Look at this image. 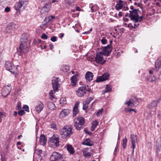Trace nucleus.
<instances>
[{"mask_svg": "<svg viewBox=\"0 0 161 161\" xmlns=\"http://www.w3.org/2000/svg\"><path fill=\"white\" fill-rule=\"evenodd\" d=\"M21 43L19 48L18 49L17 51L19 55H21L22 54L27 53L28 50L29 43L27 42L26 37H22L20 39Z\"/></svg>", "mask_w": 161, "mask_h": 161, "instance_id": "1", "label": "nucleus"}, {"mask_svg": "<svg viewBox=\"0 0 161 161\" xmlns=\"http://www.w3.org/2000/svg\"><path fill=\"white\" fill-rule=\"evenodd\" d=\"M127 141V140L126 138V137H125V138H124L123 139L122 143V145L123 147L124 148H125L126 147Z\"/></svg>", "mask_w": 161, "mask_h": 161, "instance_id": "39", "label": "nucleus"}, {"mask_svg": "<svg viewBox=\"0 0 161 161\" xmlns=\"http://www.w3.org/2000/svg\"><path fill=\"white\" fill-rule=\"evenodd\" d=\"M18 114L20 116H22L25 114V112L24 110H21L19 111Z\"/></svg>", "mask_w": 161, "mask_h": 161, "instance_id": "52", "label": "nucleus"}, {"mask_svg": "<svg viewBox=\"0 0 161 161\" xmlns=\"http://www.w3.org/2000/svg\"><path fill=\"white\" fill-rule=\"evenodd\" d=\"M55 19L54 16L52 15L48 17H46L44 21L43 22L44 25H46L48 23H51Z\"/></svg>", "mask_w": 161, "mask_h": 161, "instance_id": "18", "label": "nucleus"}, {"mask_svg": "<svg viewBox=\"0 0 161 161\" xmlns=\"http://www.w3.org/2000/svg\"><path fill=\"white\" fill-rule=\"evenodd\" d=\"M23 109H24L27 112H29V107L27 105H24L23 107Z\"/></svg>", "mask_w": 161, "mask_h": 161, "instance_id": "56", "label": "nucleus"}, {"mask_svg": "<svg viewBox=\"0 0 161 161\" xmlns=\"http://www.w3.org/2000/svg\"><path fill=\"white\" fill-rule=\"evenodd\" d=\"M19 1L25 5L28 4L29 0H19Z\"/></svg>", "mask_w": 161, "mask_h": 161, "instance_id": "51", "label": "nucleus"}, {"mask_svg": "<svg viewBox=\"0 0 161 161\" xmlns=\"http://www.w3.org/2000/svg\"><path fill=\"white\" fill-rule=\"evenodd\" d=\"M161 68V57L158 58L155 62V69L158 71Z\"/></svg>", "mask_w": 161, "mask_h": 161, "instance_id": "20", "label": "nucleus"}, {"mask_svg": "<svg viewBox=\"0 0 161 161\" xmlns=\"http://www.w3.org/2000/svg\"><path fill=\"white\" fill-rule=\"evenodd\" d=\"M83 109L86 111L88 110V105H85L83 103Z\"/></svg>", "mask_w": 161, "mask_h": 161, "instance_id": "50", "label": "nucleus"}, {"mask_svg": "<svg viewBox=\"0 0 161 161\" xmlns=\"http://www.w3.org/2000/svg\"><path fill=\"white\" fill-rule=\"evenodd\" d=\"M74 2V0H66V3L69 5H71Z\"/></svg>", "mask_w": 161, "mask_h": 161, "instance_id": "45", "label": "nucleus"}, {"mask_svg": "<svg viewBox=\"0 0 161 161\" xmlns=\"http://www.w3.org/2000/svg\"><path fill=\"white\" fill-rule=\"evenodd\" d=\"M11 88H7L6 86L4 87L2 89V94L4 97H6L9 94Z\"/></svg>", "mask_w": 161, "mask_h": 161, "instance_id": "16", "label": "nucleus"}, {"mask_svg": "<svg viewBox=\"0 0 161 161\" xmlns=\"http://www.w3.org/2000/svg\"><path fill=\"white\" fill-rule=\"evenodd\" d=\"M112 90L111 86L109 85H107L105 89L104 90V93L110 91Z\"/></svg>", "mask_w": 161, "mask_h": 161, "instance_id": "38", "label": "nucleus"}, {"mask_svg": "<svg viewBox=\"0 0 161 161\" xmlns=\"http://www.w3.org/2000/svg\"><path fill=\"white\" fill-rule=\"evenodd\" d=\"M103 109H101L97 113L96 115L98 116H99L103 112Z\"/></svg>", "mask_w": 161, "mask_h": 161, "instance_id": "54", "label": "nucleus"}, {"mask_svg": "<svg viewBox=\"0 0 161 161\" xmlns=\"http://www.w3.org/2000/svg\"><path fill=\"white\" fill-rule=\"evenodd\" d=\"M48 107L51 110L55 109L56 107L55 104L52 102H49L48 103Z\"/></svg>", "mask_w": 161, "mask_h": 161, "instance_id": "33", "label": "nucleus"}, {"mask_svg": "<svg viewBox=\"0 0 161 161\" xmlns=\"http://www.w3.org/2000/svg\"><path fill=\"white\" fill-rule=\"evenodd\" d=\"M59 137L56 135H53L50 138V142L53 144V145L58 147L59 146Z\"/></svg>", "mask_w": 161, "mask_h": 161, "instance_id": "11", "label": "nucleus"}, {"mask_svg": "<svg viewBox=\"0 0 161 161\" xmlns=\"http://www.w3.org/2000/svg\"><path fill=\"white\" fill-rule=\"evenodd\" d=\"M79 104V102H77L75 104L73 108V116L75 117L78 114L79 110H78V107Z\"/></svg>", "mask_w": 161, "mask_h": 161, "instance_id": "24", "label": "nucleus"}, {"mask_svg": "<svg viewBox=\"0 0 161 161\" xmlns=\"http://www.w3.org/2000/svg\"><path fill=\"white\" fill-rule=\"evenodd\" d=\"M118 147L117 146H116V147L115 148V150L114 152V154H115L116 153V152H117V150H118Z\"/></svg>", "mask_w": 161, "mask_h": 161, "instance_id": "64", "label": "nucleus"}, {"mask_svg": "<svg viewBox=\"0 0 161 161\" xmlns=\"http://www.w3.org/2000/svg\"><path fill=\"white\" fill-rule=\"evenodd\" d=\"M125 6H127V2L121 0H119V2L116 5L115 8L116 9L119 10Z\"/></svg>", "mask_w": 161, "mask_h": 161, "instance_id": "15", "label": "nucleus"}, {"mask_svg": "<svg viewBox=\"0 0 161 161\" xmlns=\"http://www.w3.org/2000/svg\"><path fill=\"white\" fill-rule=\"evenodd\" d=\"M51 40L53 42H56L57 41L56 37L55 36L52 37L51 39Z\"/></svg>", "mask_w": 161, "mask_h": 161, "instance_id": "57", "label": "nucleus"}, {"mask_svg": "<svg viewBox=\"0 0 161 161\" xmlns=\"http://www.w3.org/2000/svg\"><path fill=\"white\" fill-rule=\"evenodd\" d=\"M10 10V8L9 7H7L5 9V11L6 12H9Z\"/></svg>", "mask_w": 161, "mask_h": 161, "instance_id": "59", "label": "nucleus"}, {"mask_svg": "<svg viewBox=\"0 0 161 161\" xmlns=\"http://www.w3.org/2000/svg\"><path fill=\"white\" fill-rule=\"evenodd\" d=\"M3 55L1 53H0V69L1 68V62L2 60Z\"/></svg>", "mask_w": 161, "mask_h": 161, "instance_id": "58", "label": "nucleus"}, {"mask_svg": "<svg viewBox=\"0 0 161 161\" xmlns=\"http://www.w3.org/2000/svg\"><path fill=\"white\" fill-rule=\"evenodd\" d=\"M60 103L61 104H64L66 103V100L65 98H61L60 100Z\"/></svg>", "mask_w": 161, "mask_h": 161, "instance_id": "44", "label": "nucleus"}, {"mask_svg": "<svg viewBox=\"0 0 161 161\" xmlns=\"http://www.w3.org/2000/svg\"><path fill=\"white\" fill-rule=\"evenodd\" d=\"M77 75H73L71 78V85L74 86L77 83V81L78 80V78H77Z\"/></svg>", "mask_w": 161, "mask_h": 161, "instance_id": "26", "label": "nucleus"}, {"mask_svg": "<svg viewBox=\"0 0 161 161\" xmlns=\"http://www.w3.org/2000/svg\"><path fill=\"white\" fill-rule=\"evenodd\" d=\"M83 144L88 146H92L93 145V142L89 139L85 140L83 142Z\"/></svg>", "mask_w": 161, "mask_h": 161, "instance_id": "27", "label": "nucleus"}, {"mask_svg": "<svg viewBox=\"0 0 161 161\" xmlns=\"http://www.w3.org/2000/svg\"><path fill=\"white\" fill-rule=\"evenodd\" d=\"M129 8L126 6H124L123 7V10L124 11H126L128 10Z\"/></svg>", "mask_w": 161, "mask_h": 161, "instance_id": "62", "label": "nucleus"}, {"mask_svg": "<svg viewBox=\"0 0 161 161\" xmlns=\"http://www.w3.org/2000/svg\"><path fill=\"white\" fill-rule=\"evenodd\" d=\"M127 161H135L134 158L131 156H129L128 157Z\"/></svg>", "mask_w": 161, "mask_h": 161, "instance_id": "53", "label": "nucleus"}, {"mask_svg": "<svg viewBox=\"0 0 161 161\" xmlns=\"http://www.w3.org/2000/svg\"><path fill=\"white\" fill-rule=\"evenodd\" d=\"M146 80L152 82H153L156 81V78L154 76L152 77V76H149L146 78Z\"/></svg>", "mask_w": 161, "mask_h": 161, "instance_id": "35", "label": "nucleus"}, {"mask_svg": "<svg viewBox=\"0 0 161 161\" xmlns=\"http://www.w3.org/2000/svg\"><path fill=\"white\" fill-rule=\"evenodd\" d=\"M21 103L20 102H19L17 103V106H16V109L19 110L21 108Z\"/></svg>", "mask_w": 161, "mask_h": 161, "instance_id": "48", "label": "nucleus"}, {"mask_svg": "<svg viewBox=\"0 0 161 161\" xmlns=\"http://www.w3.org/2000/svg\"><path fill=\"white\" fill-rule=\"evenodd\" d=\"M156 153L157 156L161 158V137L158 138L157 140L156 143Z\"/></svg>", "mask_w": 161, "mask_h": 161, "instance_id": "7", "label": "nucleus"}, {"mask_svg": "<svg viewBox=\"0 0 161 161\" xmlns=\"http://www.w3.org/2000/svg\"><path fill=\"white\" fill-rule=\"evenodd\" d=\"M43 107L44 105L43 103L41 101H38L35 107V109L39 113L42 110Z\"/></svg>", "mask_w": 161, "mask_h": 161, "instance_id": "19", "label": "nucleus"}, {"mask_svg": "<svg viewBox=\"0 0 161 161\" xmlns=\"http://www.w3.org/2000/svg\"><path fill=\"white\" fill-rule=\"evenodd\" d=\"M132 102L135 105H138L139 102L138 101V99L136 97H134L132 99Z\"/></svg>", "mask_w": 161, "mask_h": 161, "instance_id": "37", "label": "nucleus"}, {"mask_svg": "<svg viewBox=\"0 0 161 161\" xmlns=\"http://www.w3.org/2000/svg\"><path fill=\"white\" fill-rule=\"evenodd\" d=\"M5 66L6 69L12 73L14 74L17 71V68L13 65L10 61H6L5 63Z\"/></svg>", "mask_w": 161, "mask_h": 161, "instance_id": "6", "label": "nucleus"}, {"mask_svg": "<svg viewBox=\"0 0 161 161\" xmlns=\"http://www.w3.org/2000/svg\"><path fill=\"white\" fill-rule=\"evenodd\" d=\"M3 116H4L3 113L0 111V123L2 121V118Z\"/></svg>", "mask_w": 161, "mask_h": 161, "instance_id": "55", "label": "nucleus"}, {"mask_svg": "<svg viewBox=\"0 0 161 161\" xmlns=\"http://www.w3.org/2000/svg\"><path fill=\"white\" fill-rule=\"evenodd\" d=\"M86 91L85 87H80L76 91V94L79 97H82L86 93Z\"/></svg>", "mask_w": 161, "mask_h": 161, "instance_id": "13", "label": "nucleus"}, {"mask_svg": "<svg viewBox=\"0 0 161 161\" xmlns=\"http://www.w3.org/2000/svg\"><path fill=\"white\" fill-rule=\"evenodd\" d=\"M101 43L103 44H105L107 43L108 41L105 39V38L103 37L101 40Z\"/></svg>", "mask_w": 161, "mask_h": 161, "instance_id": "47", "label": "nucleus"}, {"mask_svg": "<svg viewBox=\"0 0 161 161\" xmlns=\"http://www.w3.org/2000/svg\"><path fill=\"white\" fill-rule=\"evenodd\" d=\"M18 28V26L17 25H15L14 23H11L7 25L5 31L8 34L12 35L14 33V31Z\"/></svg>", "mask_w": 161, "mask_h": 161, "instance_id": "5", "label": "nucleus"}, {"mask_svg": "<svg viewBox=\"0 0 161 161\" xmlns=\"http://www.w3.org/2000/svg\"><path fill=\"white\" fill-rule=\"evenodd\" d=\"M25 5L24 4H23L22 2L19 1L18 3H16L14 6L15 9L16 10H19L22 6Z\"/></svg>", "mask_w": 161, "mask_h": 161, "instance_id": "28", "label": "nucleus"}, {"mask_svg": "<svg viewBox=\"0 0 161 161\" xmlns=\"http://www.w3.org/2000/svg\"><path fill=\"white\" fill-rule=\"evenodd\" d=\"M48 36L46 35L45 33L42 34L41 36V38L43 39H47L48 38Z\"/></svg>", "mask_w": 161, "mask_h": 161, "instance_id": "49", "label": "nucleus"}, {"mask_svg": "<svg viewBox=\"0 0 161 161\" xmlns=\"http://www.w3.org/2000/svg\"><path fill=\"white\" fill-rule=\"evenodd\" d=\"M47 141V140L45 136L43 134H41L39 140V142L41 144L44 145L46 144Z\"/></svg>", "mask_w": 161, "mask_h": 161, "instance_id": "25", "label": "nucleus"}, {"mask_svg": "<svg viewBox=\"0 0 161 161\" xmlns=\"http://www.w3.org/2000/svg\"><path fill=\"white\" fill-rule=\"evenodd\" d=\"M94 8H96V7H95L94 6H92L91 8V10H92V12H95L96 11V9H94Z\"/></svg>", "mask_w": 161, "mask_h": 161, "instance_id": "63", "label": "nucleus"}, {"mask_svg": "<svg viewBox=\"0 0 161 161\" xmlns=\"http://www.w3.org/2000/svg\"><path fill=\"white\" fill-rule=\"evenodd\" d=\"M71 110L69 109H63L60 114V116L65 117L68 115L70 113Z\"/></svg>", "mask_w": 161, "mask_h": 161, "instance_id": "21", "label": "nucleus"}, {"mask_svg": "<svg viewBox=\"0 0 161 161\" xmlns=\"http://www.w3.org/2000/svg\"><path fill=\"white\" fill-rule=\"evenodd\" d=\"M94 98L93 97H87L86 100L83 102V103H84L85 105H88Z\"/></svg>", "mask_w": 161, "mask_h": 161, "instance_id": "30", "label": "nucleus"}, {"mask_svg": "<svg viewBox=\"0 0 161 161\" xmlns=\"http://www.w3.org/2000/svg\"><path fill=\"white\" fill-rule=\"evenodd\" d=\"M85 122L84 118L81 116H78L74 120V126L77 130H79L83 128L82 126Z\"/></svg>", "mask_w": 161, "mask_h": 161, "instance_id": "3", "label": "nucleus"}, {"mask_svg": "<svg viewBox=\"0 0 161 161\" xmlns=\"http://www.w3.org/2000/svg\"><path fill=\"white\" fill-rule=\"evenodd\" d=\"M59 78L58 77H53V78L52 84L53 90L51 91L49 93L50 96V98L51 99L54 98V97L53 95L54 93L53 92H55L57 90L58 87L59 86Z\"/></svg>", "mask_w": 161, "mask_h": 161, "instance_id": "4", "label": "nucleus"}, {"mask_svg": "<svg viewBox=\"0 0 161 161\" xmlns=\"http://www.w3.org/2000/svg\"><path fill=\"white\" fill-rule=\"evenodd\" d=\"M98 123L97 121L95 120L93 122L92 124V126L91 127V130L93 131L96 128L97 125H98Z\"/></svg>", "mask_w": 161, "mask_h": 161, "instance_id": "34", "label": "nucleus"}, {"mask_svg": "<svg viewBox=\"0 0 161 161\" xmlns=\"http://www.w3.org/2000/svg\"><path fill=\"white\" fill-rule=\"evenodd\" d=\"M50 126L53 129L55 130H56L57 129L56 125L55 123H52L51 124Z\"/></svg>", "mask_w": 161, "mask_h": 161, "instance_id": "46", "label": "nucleus"}, {"mask_svg": "<svg viewBox=\"0 0 161 161\" xmlns=\"http://www.w3.org/2000/svg\"><path fill=\"white\" fill-rule=\"evenodd\" d=\"M42 151L41 149H36L35 150V153L38 155L39 156L41 155V154L42 153Z\"/></svg>", "mask_w": 161, "mask_h": 161, "instance_id": "41", "label": "nucleus"}, {"mask_svg": "<svg viewBox=\"0 0 161 161\" xmlns=\"http://www.w3.org/2000/svg\"><path fill=\"white\" fill-rule=\"evenodd\" d=\"M125 111L126 112L128 113H130L131 111H134L135 113H136V111H135V109H131L130 108H126L125 109Z\"/></svg>", "mask_w": 161, "mask_h": 161, "instance_id": "43", "label": "nucleus"}, {"mask_svg": "<svg viewBox=\"0 0 161 161\" xmlns=\"http://www.w3.org/2000/svg\"><path fill=\"white\" fill-rule=\"evenodd\" d=\"M72 129L70 126H65L60 131V134L63 138H66L69 137L73 134Z\"/></svg>", "mask_w": 161, "mask_h": 161, "instance_id": "2", "label": "nucleus"}, {"mask_svg": "<svg viewBox=\"0 0 161 161\" xmlns=\"http://www.w3.org/2000/svg\"><path fill=\"white\" fill-rule=\"evenodd\" d=\"M51 7V4L50 3H46L43 7L42 11H44L46 13H47L50 10Z\"/></svg>", "mask_w": 161, "mask_h": 161, "instance_id": "23", "label": "nucleus"}, {"mask_svg": "<svg viewBox=\"0 0 161 161\" xmlns=\"http://www.w3.org/2000/svg\"><path fill=\"white\" fill-rule=\"evenodd\" d=\"M139 10H134L133 11H129V17L135 23L138 15Z\"/></svg>", "mask_w": 161, "mask_h": 161, "instance_id": "9", "label": "nucleus"}, {"mask_svg": "<svg viewBox=\"0 0 161 161\" xmlns=\"http://www.w3.org/2000/svg\"><path fill=\"white\" fill-rule=\"evenodd\" d=\"M125 104H127L128 106H130L131 107H133L135 106L132 101L130 99L128 101H127L126 103H125Z\"/></svg>", "mask_w": 161, "mask_h": 161, "instance_id": "36", "label": "nucleus"}, {"mask_svg": "<svg viewBox=\"0 0 161 161\" xmlns=\"http://www.w3.org/2000/svg\"><path fill=\"white\" fill-rule=\"evenodd\" d=\"M130 9L131 10H130V11H133L134 10H139L138 9H134V7L133 6L131 5L130 7Z\"/></svg>", "mask_w": 161, "mask_h": 161, "instance_id": "61", "label": "nucleus"}, {"mask_svg": "<svg viewBox=\"0 0 161 161\" xmlns=\"http://www.w3.org/2000/svg\"><path fill=\"white\" fill-rule=\"evenodd\" d=\"M83 155L86 157H88L91 155V153L90 152L86 153L85 152H83Z\"/></svg>", "mask_w": 161, "mask_h": 161, "instance_id": "42", "label": "nucleus"}, {"mask_svg": "<svg viewBox=\"0 0 161 161\" xmlns=\"http://www.w3.org/2000/svg\"><path fill=\"white\" fill-rule=\"evenodd\" d=\"M137 136L134 135L130 136L131 142L132 145V153L134 152V149L136 147V142H137Z\"/></svg>", "mask_w": 161, "mask_h": 161, "instance_id": "14", "label": "nucleus"}, {"mask_svg": "<svg viewBox=\"0 0 161 161\" xmlns=\"http://www.w3.org/2000/svg\"><path fill=\"white\" fill-rule=\"evenodd\" d=\"M63 158V156L61 154L54 152L51 154L50 159L51 161H56Z\"/></svg>", "mask_w": 161, "mask_h": 161, "instance_id": "10", "label": "nucleus"}, {"mask_svg": "<svg viewBox=\"0 0 161 161\" xmlns=\"http://www.w3.org/2000/svg\"><path fill=\"white\" fill-rule=\"evenodd\" d=\"M143 18V16H140L138 15L135 23H138L139 22H142Z\"/></svg>", "mask_w": 161, "mask_h": 161, "instance_id": "40", "label": "nucleus"}, {"mask_svg": "<svg viewBox=\"0 0 161 161\" xmlns=\"http://www.w3.org/2000/svg\"><path fill=\"white\" fill-rule=\"evenodd\" d=\"M160 101V99H158L157 100H153L150 105V108H153L156 107Z\"/></svg>", "mask_w": 161, "mask_h": 161, "instance_id": "29", "label": "nucleus"}, {"mask_svg": "<svg viewBox=\"0 0 161 161\" xmlns=\"http://www.w3.org/2000/svg\"><path fill=\"white\" fill-rule=\"evenodd\" d=\"M101 50L104 55L108 56L111 53L112 47L110 44H108L107 46L103 47Z\"/></svg>", "mask_w": 161, "mask_h": 161, "instance_id": "8", "label": "nucleus"}, {"mask_svg": "<svg viewBox=\"0 0 161 161\" xmlns=\"http://www.w3.org/2000/svg\"><path fill=\"white\" fill-rule=\"evenodd\" d=\"M104 54L102 52H100L96 53V57L95 58V61L97 64L101 63L103 60V55Z\"/></svg>", "mask_w": 161, "mask_h": 161, "instance_id": "12", "label": "nucleus"}, {"mask_svg": "<svg viewBox=\"0 0 161 161\" xmlns=\"http://www.w3.org/2000/svg\"><path fill=\"white\" fill-rule=\"evenodd\" d=\"M67 148V150L71 154L74 153L75 152L74 151V149L72 145L68 144L66 145Z\"/></svg>", "mask_w": 161, "mask_h": 161, "instance_id": "31", "label": "nucleus"}, {"mask_svg": "<svg viewBox=\"0 0 161 161\" xmlns=\"http://www.w3.org/2000/svg\"><path fill=\"white\" fill-rule=\"evenodd\" d=\"M109 77V75L108 73H104L102 76H98L97 78L96 81L100 82L107 80Z\"/></svg>", "mask_w": 161, "mask_h": 161, "instance_id": "17", "label": "nucleus"}, {"mask_svg": "<svg viewBox=\"0 0 161 161\" xmlns=\"http://www.w3.org/2000/svg\"><path fill=\"white\" fill-rule=\"evenodd\" d=\"M64 36V34L63 33H61L59 35L58 37L60 38H62Z\"/></svg>", "mask_w": 161, "mask_h": 161, "instance_id": "60", "label": "nucleus"}, {"mask_svg": "<svg viewBox=\"0 0 161 161\" xmlns=\"http://www.w3.org/2000/svg\"><path fill=\"white\" fill-rule=\"evenodd\" d=\"M93 77V75L91 72L88 71L86 74L85 78L87 81H90L92 80Z\"/></svg>", "mask_w": 161, "mask_h": 161, "instance_id": "22", "label": "nucleus"}, {"mask_svg": "<svg viewBox=\"0 0 161 161\" xmlns=\"http://www.w3.org/2000/svg\"><path fill=\"white\" fill-rule=\"evenodd\" d=\"M60 70L64 72H69V67L68 65H63L61 67Z\"/></svg>", "mask_w": 161, "mask_h": 161, "instance_id": "32", "label": "nucleus"}]
</instances>
